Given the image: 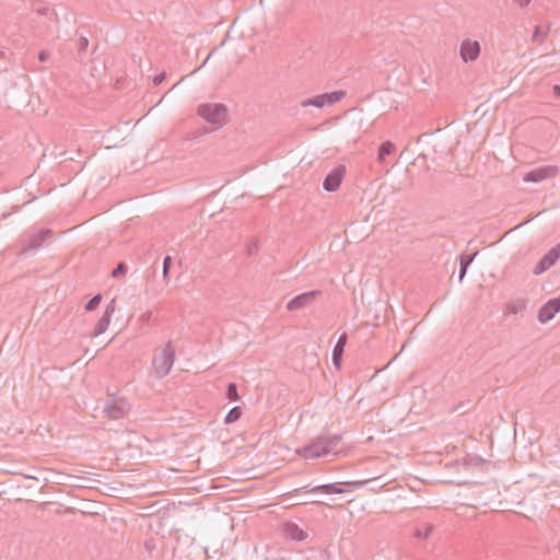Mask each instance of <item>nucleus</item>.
<instances>
[{
  "instance_id": "obj_1",
  "label": "nucleus",
  "mask_w": 560,
  "mask_h": 560,
  "mask_svg": "<svg viewBox=\"0 0 560 560\" xmlns=\"http://www.w3.org/2000/svg\"><path fill=\"white\" fill-rule=\"evenodd\" d=\"M52 240L54 231L51 229L32 226L25 230L18 240V256L27 257L35 255L45 244L51 243Z\"/></svg>"
},
{
  "instance_id": "obj_2",
  "label": "nucleus",
  "mask_w": 560,
  "mask_h": 560,
  "mask_svg": "<svg viewBox=\"0 0 560 560\" xmlns=\"http://www.w3.org/2000/svg\"><path fill=\"white\" fill-rule=\"evenodd\" d=\"M175 361V350L172 342L168 341L165 347L156 351L153 357L152 365L154 374L158 378L165 377L170 372Z\"/></svg>"
},
{
  "instance_id": "obj_3",
  "label": "nucleus",
  "mask_w": 560,
  "mask_h": 560,
  "mask_svg": "<svg viewBox=\"0 0 560 560\" xmlns=\"http://www.w3.org/2000/svg\"><path fill=\"white\" fill-rule=\"evenodd\" d=\"M197 114L212 125H224L228 120V107L221 103L200 104Z\"/></svg>"
},
{
  "instance_id": "obj_4",
  "label": "nucleus",
  "mask_w": 560,
  "mask_h": 560,
  "mask_svg": "<svg viewBox=\"0 0 560 560\" xmlns=\"http://www.w3.org/2000/svg\"><path fill=\"white\" fill-rule=\"evenodd\" d=\"M129 410V405L122 398H115L114 396H109L103 406L104 415L112 420H119L124 418V416Z\"/></svg>"
},
{
  "instance_id": "obj_5",
  "label": "nucleus",
  "mask_w": 560,
  "mask_h": 560,
  "mask_svg": "<svg viewBox=\"0 0 560 560\" xmlns=\"http://www.w3.org/2000/svg\"><path fill=\"white\" fill-rule=\"evenodd\" d=\"M346 95L343 91H334L331 93H324L316 95L315 97L305 100L301 103V106H315L317 108H322L326 105H332L339 101H341Z\"/></svg>"
},
{
  "instance_id": "obj_6",
  "label": "nucleus",
  "mask_w": 560,
  "mask_h": 560,
  "mask_svg": "<svg viewBox=\"0 0 560 560\" xmlns=\"http://www.w3.org/2000/svg\"><path fill=\"white\" fill-rule=\"evenodd\" d=\"M320 294L322 292L319 290L301 293L288 302L287 310L293 312L307 307L312 305Z\"/></svg>"
},
{
  "instance_id": "obj_7",
  "label": "nucleus",
  "mask_w": 560,
  "mask_h": 560,
  "mask_svg": "<svg viewBox=\"0 0 560 560\" xmlns=\"http://www.w3.org/2000/svg\"><path fill=\"white\" fill-rule=\"evenodd\" d=\"M558 168L553 165H545L537 168H534L529 172H527L523 180L524 182H530V183H540L547 178L555 177L557 175Z\"/></svg>"
},
{
  "instance_id": "obj_8",
  "label": "nucleus",
  "mask_w": 560,
  "mask_h": 560,
  "mask_svg": "<svg viewBox=\"0 0 560 560\" xmlns=\"http://www.w3.org/2000/svg\"><path fill=\"white\" fill-rule=\"evenodd\" d=\"M346 174V166L338 165L331 172H329L323 182V187L326 191L332 192L336 191Z\"/></svg>"
},
{
  "instance_id": "obj_9",
  "label": "nucleus",
  "mask_w": 560,
  "mask_h": 560,
  "mask_svg": "<svg viewBox=\"0 0 560 560\" xmlns=\"http://www.w3.org/2000/svg\"><path fill=\"white\" fill-rule=\"evenodd\" d=\"M560 312V296L550 299L538 312V320L542 324L551 320Z\"/></svg>"
},
{
  "instance_id": "obj_10",
  "label": "nucleus",
  "mask_w": 560,
  "mask_h": 560,
  "mask_svg": "<svg viewBox=\"0 0 560 560\" xmlns=\"http://www.w3.org/2000/svg\"><path fill=\"white\" fill-rule=\"evenodd\" d=\"M300 454L306 459H314L324 455H328L320 435L317 436L311 444L306 445L300 452Z\"/></svg>"
},
{
  "instance_id": "obj_11",
  "label": "nucleus",
  "mask_w": 560,
  "mask_h": 560,
  "mask_svg": "<svg viewBox=\"0 0 560 560\" xmlns=\"http://www.w3.org/2000/svg\"><path fill=\"white\" fill-rule=\"evenodd\" d=\"M459 52L465 62L475 61L480 55V44L477 40L465 39Z\"/></svg>"
},
{
  "instance_id": "obj_12",
  "label": "nucleus",
  "mask_w": 560,
  "mask_h": 560,
  "mask_svg": "<svg viewBox=\"0 0 560 560\" xmlns=\"http://www.w3.org/2000/svg\"><path fill=\"white\" fill-rule=\"evenodd\" d=\"M295 491L296 492L305 491V492H312V493L320 492L324 494H341V493L346 492V490L342 488V485L339 482L319 485V486H315L311 489H308V486H306L301 489H296Z\"/></svg>"
},
{
  "instance_id": "obj_13",
  "label": "nucleus",
  "mask_w": 560,
  "mask_h": 560,
  "mask_svg": "<svg viewBox=\"0 0 560 560\" xmlns=\"http://www.w3.org/2000/svg\"><path fill=\"white\" fill-rule=\"evenodd\" d=\"M348 336L346 332H343L337 343L335 345V348L332 350V363L336 368H339L342 361V355L345 351V347L347 345Z\"/></svg>"
},
{
  "instance_id": "obj_14",
  "label": "nucleus",
  "mask_w": 560,
  "mask_h": 560,
  "mask_svg": "<svg viewBox=\"0 0 560 560\" xmlns=\"http://www.w3.org/2000/svg\"><path fill=\"white\" fill-rule=\"evenodd\" d=\"M322 441L325 445V448L327 450V454H337V446L339 445L341 441V436L338 434H320Z\"/></svg>"
},
{
  "instance_id": "obj_15",
  "label": "nucleus",
  "mask_w": 560,
  "mask_h": 560,
  "mask_svg": "<svg viewBox=\"0 0 560 560\" xmlns=\"http://www.w3.org/2000/svg\"><path fill=\"white\" fill-rule=\"evenodd\" d=\"M396 147L390 141L383 142L377 152V161L380 163H384L387 155H390L393 152H395Z\"/></svg>"
},
{
  "instance_id": "obj_16",
  "label": "nucleus",
  "mask_w": 560,
  "mask_h": 560,
  "mask_svg": "<svg viewBox=\"0 0 560 560\" xmlns=\"http://www.w3.org/2000/svg\"><path fill=\"white\" fill-rule=\"evenodd\" d=\"M560 257V243L550 248L544 256L542 259L549 267L553 266Z\"/></svg>"
},
{
  "instance_id": "obj_17",
  "label": "nucleus",
  "mask_w": 560,
  "mask_h": 560,
  "mask_svg": "<svg viewBox=\"0 0 560 560\" xmlns=\"http://www.w3.org/2000/svg\"><path fill=\"white\" fill-rule=\"evenodd\" d=\"M110 318L112 317L108 316V314H103V316L96 323L93 336H98V335L104 334L107 330L108 326H109Z\"/></svg>"
},
{
  "instance_id": "obj_18",
  "label": "nucleus",
  "mask_w": 560,
  "mask_h": 560,
  "mask_svg": "<svg viewBox=\"0 0 560 560\" xmlns=\"http://www.w3.org/2000/svg\"><path fill=\"white\" fill-rule=\"evenodd\" d=\"M242 416V409L241 407L236 406L233 407L225 416L224 422L225 423H234L236 422Z\"/></svg>"
},
{
  "instance_id": "obj_19",
  "label": "nucleus",
  "mask_w": 560,
  "mask_h": 560,
  "mask_svg": "<svg viewBox=\"0 0 560 560\" xmlns=\"http://www.w3.org/2000/svg\"><path fill=\"white\" fill-rule=\"evenodd\" d=\"M102 301V295L101 294H96L94 295L84 306L85 311L88 312H91V311H94L101 303Z\"/></svg>"
},
{
  "instance_id": "obj_20",
  "label": "nucleus",
  "mask_w": 560,
  "mask_h": 560,
  "mask_svg": "<svg viewBox=\"0 0 560 560\" xmlns=\"http://www.w3.org/2000/svg\"><path fill=\"white\" fill-rule=\"evenodd\" d=\"M433 530V525L431 524H425L424 525V530H422L421 528H418L416 532H415V536L417 538H428L429 535L432 533Z\"/></svg>"
},
{
  "instance_id": "obj_21",
  "label": "nucleus",
  "mask_w": 560,
  "mask_h": 560,
  "mask_svg": "<svg viewBox=\"0 0 560 560\" xmlns=\"http://www.w3.org/2000/svg\"><path fill=\"white\" fill-rule=\"evenodd\" d=\"M226 397L230 399V400H237L238 399V394H237V386L236 384L234 383H230L228 385V388H226Z\"/></svg>"
},
{
  "instance_id": "obj_22",
  "label": "nucleus",
  "mask_w": 560,
  "mask_h": 560,
  "mask_svg": "<svg viewBox=\"0 0 560 560\" xmlns=\"http://www.w3.org/2000/svg\"><path fill=\"white\" fill-rule=\"evenodd\" d=\"M171 267H172V257L167 255L163 259V271H162V275H163V279L164 280L167 279L170 270H171Z\"/></svg>"
},
{
  "instance_id": "obj_23",
  "label": "nucleus",
  "mask_w": 560,
  "mask_h": 560,
  "mask_svg": "<svg viewBox=\"0 0 560 560\" xmlns=\"http://www.w3.org/2000/svg\"><path fill=\"white\" fill-rule=\"evenodd\" d=\"M550 267L548 264L545 262V260L541 258L537 265L534 268V275L538 276L544 273L546 270H548Z\"/></svg>"
},
{
  "instance_id": "obj_24",
  "label": "nucleus",
  "mask_w": 560,
  "mask_h": 560,
  "mask_svg": "<svg viewBox=\"0 0 560 560\" xmlns=\"http://www.w3.org/2000/svg\"><path fill=\"white\" fill-rule=\"evenodd\" d=\"M548 31L542 32L540 27H536L533 34L534 42H541L546 38Z\"/></svg>"
},
{
  "instance_id": "obj_25",
  "label": "nucleus",
  "mask_w": 560,
  "mask_h": 560,
  "mask_svg": "<svg viewBox=\"0 0 560 560\" xmlns=\"http://www.w3.org/2000/svg\"><path fill=\"white\" fill-rule=\"evenodd\" d=\"M127 272V265L125 262H119L117 267L112 271V276L114 278L119 277L120 275H125Z\"/></svg>"
},
{
  "instance_id": "obj_26",
  "label": "nucleus",
  "mask_w": 560,
  "mask_h": 560,
  "mask_svg": "<svg viewBox=\"0 0 560 560\" xmlns=\"http://www.w3.org/2000/svg\"><path fill=\"white\" fill-rule=\"evenodd\" d=\"M289 532L293 538L302 539V537L300 535H298V533L302 534V530L295 524L289 525Z\"/></svg>"
},
{
  "instance_id": "obj_27",
  "label": "nucleus",
  "mask_w": 560,
  "mask_h": 560,
  "mask_svg": "<svg viewBox=\"0 0 560 560\" xmlns=\"http://www.w3.org/2000/svg\"><path fill=\"white\" fill-rule=\"evenodd\" d=\"M476 255H477V253H475L472 255L460 256V264H467V267H469Z\"/></svg>"
},
{
  "instance_id": "obj_28",
  "label": "nucleus",
  "mask_w": 560,
  "mask_h": 560,
  "mask_svg": "<svg viewBox=\"0 0 560 560\" xmlns=\"http://www.w3.org/2000/svg\"><path fill=\"white\" fill-rule=\"evenodd\" d=\"M89 46V39L86 37L81 36L79 39V50L84 51Z\"/></svg>"
},
{
  "instance_id": "obj_29",
  "label": "nucleus",
  "mask_w": 560,
  "mask_h": 560,
  "mask_svg": "<svg viewBox=\"0 0 560 560\" xmlns=\"http://www.w3.org/2000/svg\"><path fill=\"white\" fill-rule=\"evenodd\" d=\"M115 312V300H112L110 303L106 306L104 314H108L112 317Z\"/></svg>"
},
{
  "instance_id": "obj_30",
  "label": "nucleus",
  "mask_w": 560,
  "mask_h": 560,
  "mask_svg": "<svg viewBox=\"0 0 560 560\" xmlns=\"http://www.w3.org/2000/svg\"><path fill=\"white\" fill-rule=\"evenodd\" d=\"M50 57V54L47 50H42L38 54V59L40 62H46Z\"/></svg>"
},
{
  "instance_id": "obj_31",
  "label": "nucleus",
  "mask_w": 560,
  "mask_h": 560,
  "mask_svg": "<svg viewBox=\"0 0 560 560\" xmlns=\"http://www.w3.org/2000/svg\"><path fill=\"white\" fill-rule=\"evenodd\" d=\"M257 252H258V245H257V243H256V242H254L253 244H250V245H248V246H247V254H248L249 256H252V255L256 254Z\"/></svg>"
},
{
  "instance_id": "obj_32",
  "label": "nucleus",
  "mask_w": 560,
  "mask_h": 560,
  "mask_svg": "<svg viewBox=\"0 0 560 560\" xmlns=\"http://www.w3.org/2000/svg\"><path fill=\"white\" fill-rule=\"evenodd\" d=\"M467 269H468L467 264H460L459 276H458L460 282L463 281V279L467 272Z\"/></svg>"
},
{
  "instance_id": "obj_33",
  "label": "nucleus",
  "mask_w": 560,
  "mask_h": 560,
  "mask_svg": "<svg viewBox=\"0 0 560 560\" xmlns=\"http://www.w3.org/2000/svg\"><path fill=\"white\" fill-rule=\"evenodd\" d=\"M164 79H165V73L158 74L153 78V84L155 86H158L163 82Z\"/></svg>"
},
{
  "instance_id": "obj_34",
  "label": "nucleus",
  "mask_w": 560,
  "mask_h": 560,
  "mask_svg": "<svg viewBox=\"0 0 560 560\" xmlns=\"http://www.w3.org/2000/svg\"><path fill=\"white\" fill-rule=\"evenodd\" d=\"M52 154L56 156V158H61V156H66L67 155V152L61 150V148L59 147H56L52 151Z\"/></svg>"
},
{
  "instance_id": "obj_35",
  "label": "nucleus",
  "mask_w": 560,
  "mask_h": 560,
  "mask_svg": "<svg viewBox=\"0 0 560 560\" xmlns=\"http://www.w3.org/2000/svg\"><path fill=\"white\" fill-rule=\"evenodd\" d=\"M515 3H517L521 8H524L529 4L532 0H513Z\"/></svg>"
},
{
  "instance_id": "obj_36",
  "label": "nucleus",
  "mask_w": 560,
  "mask_h": 560,
  "mask_svg": "<svg viewBox=\"0 0 560 560\" xmlns=\"http://www.w3.org/2000/svg\"><path fill=\"white\" fill-rule=\"evenodd\" d=\"M552 92H553V95H555L556 97H560V85H559V84H555V85L552 86Z\"/></svg>"
},
{
  "instance_id": "obj_37",
  "label": "nucleus",
  "mask_w": 560,
  "mask_h": 560,
  "mask_svg": "<svg viewBox=\"0 0 560 560\" xmlns=\"http://www.w3.org/2000/svg\"><path fill=\"white\" fill-rule=\"evenodd\" d=\"M508 310L513 314H516L518 311L515 304H509Z\"/></svg>"
},
{
  "instance_id": "obj_38",
  "label": "nucleus",
  "mask_w": 560,
  "mask_h": 560,
  "mask_svg": "<svg viewBox=\"0 0 560 560\" xmlns=\"http://www.w3.org/2000/svg\"><path fill=\"white\" fill-rule=\"evenodd\" d=\"M48 11H49L48 8L38 9V12L42 13V14H47Z\"/></svg>"
},
{
  "instance_id": "obj_39",
  "label": "nucleus",
  "mask_w": 560,
  "mask_h": 560,
  "mask_svg": "<svg viewBox=\"0 0 560 560\" xmlns=\"http://www.w3.org/2000/svg\"><path fill=\"white\" fill-rule=\"evenodd\" d=\"M265 560H282V559H268V558H267V559H265Z\"/></svg>"
}]
</instances>
